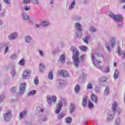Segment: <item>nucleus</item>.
Returning a JSON list of instances; mask_svg holds the SVG:
<instances>
[{
	"instance_id": "obj_1",
	"label": "nucleus",
	"mask_w": 125,
	"mask_h": 125,
	"mask_svg": "<svg viewBox=\"0 0 125 125\" xmlns=\"http://www.w3.org/2000/svg\"><path fill=\"white\" fill-rule=\"evenodd\" d=\"M71 49L73 51L72 59L74 63V66L76 68H79V65H80V58H79L80 53L78 49L74 46H72Z\"/></svg>"
},
{
	"instance_id": "obj_2",
	"label": "nucleus",
	"mask_w": 125,
	"mask_h": 125,
	"mask_svg": "<svg viewBox=\"0 0 125 125\" xmlns=\"http://www.w3.org/2000/svg\"><path fill=\"white\" fill-rule=\"evenodd\" d=\"M108 16L112 18L113 20H115L116 22H120L123 20V16L121 15H114L112 12H108L107 13Z\"/></svg>"
},
{
	"instance_id": "obj_3",
	"label": "nucleus",
	"mask_w": 125,
	"mask_h": 125,
	"mask_svg": "<svg viewBox=\"0 0 125 125\" xmlns=\"http://www.w3.org/2000/svg\"><path fill=\"white\" fill-rule=\"evenodd\" d=\"M116 44V39L115 38H112L110 39V42H107L105 44L106 48L108 51V52H111V47L110 46L112 47V48H114V46H115Z\"/></svg>"
},
{
	"instance_id": "obj_4",
	"label": "nucleus",
	"mask_w": 125,
	"mask_h": 125,
	"mask_svg": "<svg viewBox=\"0 0 125 125\" xmlns=\"http://www.w3.org/2000/svg\"><path fill=\"white\" fill-rule=\"evenodd\" d=\"M63 104L66 105V99L63 98H62L61 99V101L58 104V107L55 111L56 114H59L60 111H61V109H62V106H63Z\"/></svg>"
},
{
	"instance_id": "obj_5",
	"label": "nucleus",
	"mask_w": 125,
	"mask_h": 125,
	"mask_svg": "<svg viewBox=\"0 0 125 125\" xmlns=\"http://www.w3.org/2000/svg\"><path fill=\"white\" fill-rule=\"evenodd\" d=\"M75 29L77 30V32L76 33L77 37L81 38L82 36L83 26H82V25L80 23H75Z\"/></svg>"
},
{
	"instance_id": "obj_6",
	"label": "nucleus",
	"mask_w": 125,
	"mask_h": 125,
	"mask_svg": "<svg viewBox=\"0 0 125 125\" xmlns=\"http://www.w3.org/2000/svg\"><path fill=\"white\" fill-rule=\"evenodd\" d=\"M91 57H92L93 64H94L95 66H97L98 69H100V70H101V69H102V66H100V63H101V62L95 59V56H94V55L92 54Z\"/></svg>"
},
{
	"instance_id": "obj_7",
	"label": "nucleus",
	"mask_w": 125,
	"mask_h": 125,
	"mask_svg": "<svg viewBox=\"0 0 125 125\" xmlns=\"http://www.w3.org/2000/svg\"><path fill=\"white\" fill-rule=\"evenodd\" d=\"M46 99L48 104L50 105L52 104V102L53 103L56 102L57 98L55 96H52V97L50 96H47Z\"/></svg>"
},
{
	"instance_id": "obj_8",
	"label": "nucleus",
	"mask_w": 125,
	"mask_h": 125,
	"mask_svg": "<svg viewBox=\"0 0 125 125\" xmlns=\"http://www.w3.org/2000/svg\"><path fill=\"white\" fill-rule=\"evenodd\" d=\"M11 111L7 110L4 114V120L5 122H9L11 120Z\"/></svg>"
},
{
	"instance_id": "obj_9",
	"label": "nucleus",
	"mask_w": 125,
	"mask_h": 125,
	"mask_svg": "<svg viewBox=\"0 0 125 125\" xmlns=\"http://www.w3.org/2000/svg\"><path fill=\"white\" fill-rule=\"evenodd\" d=\"M30 76H31V71L25 70L23 72L22 78L24 80H26V79H29Z\"/></svg>"
},
{
	"instance_id": "obj_10",
	"label": "nucleus",
	"mask_w": 125,
	"mask_h": 125,
	"mask_svg": "<svg viewBox=\"0 0 125 125\" xmlns=\"http://www.w3.org/2000/svg\"><path fill=\"white\" fill-rule=\"evenodd\" d=\"M17 37H18V33L17 32H14L9 35L8 39L10 41H13L17 39Z\"/></svg>"
},
{
	"instance_id": "obj_11",
	"label": "nucleus",
	"mask_w": 125,
	"mask_h": 125,
	"mask_svg": "<svg viewBox=\"0 0 125 125\" xmlns=\"http://www.w3.org/2000/svg\"><path fill=\"white\" fill-rule=\"evenodd\" d=\"M118 54L119 56H120L122 58H125V50H123L119 47L118 48Z\"/></svg>"
},
{
	"instance_id": "obj_12",
	"label": "nucleus",
	"mask_w": 125,
	"mask_h": 125,
	"mask_svg": "<svg viewBox=\"0 0 125 125\" xmlns=\"http://www.w3.org/2000/svg\"><path fill=\"white\" fill-rule=\"evenodd\" d=\"M19 88H20V93L21 94H23V93H24V91H25V89H26V83H21Z\"/></svg>"
},
{
	"instance_id": "obj_13",
	"label": "nucleus",
	"mask_w": 125,
	"mask_h": 125,
	"mask_svg": "<svg viewBox=\"0 0 125 125\" xmlns=\"http://www.w3.org/2000/svg\"><path fill=\"white\" fill-rule=\"evenodd\" d=\"M75 4H76V1L75 0L71 1L69 5L68 9L69 10H72V9L75 8Z\"/></svg>"
},
{
	"instance_id": "obj_14",
	"label": "nucleus",
	"mask_w": 125,
	"mask_h": 125,
	"mask_svg": "<svg viewBox=\"0 0 125 125\" xmlns=\"http://www.w3.org/2000/svg\"><path fill=\"white\" fill-rule=\"evenodd\" d=\"M32 40H33V38H32V37L29 35H27L25 37V42H26L27 43H30V42H32Z\"/></svg>"
},
{
	"instance_id": "obj_15",
	"label": "nucleus",
	"mask_w": 125,
	"mask_h": 125,
	"mask_svg": "<svg viewBox=\"0 0 125 125\" xmlns=\"http://www.w3.org/2000/svg\"><path fill=\"white\" fill-rule=\"evenodd\" d=\"M27 116V111H23L20 113V119L21 120Z\"/></svg>"
},
{
	"instance_id": "obj_16",
	"label": "nucleus",
	"mask_w": 125,
	"mask_h": 125,
	"mask_svg": "<svg viewBox=\"0 0 125 125\" xmlns=\"http://www.w3.org/2000/svg\"><path fill=\"white\" fill-rule=\"evenodd\" d=\"M23 20H28L30 22H31V20H30V17L25 14V13H23L21 16Z\"/></svg>"
},
{
	"instance_id": "obj_17",
	"label": "nucleus",
	"mask_w": 125,
	"mask_h": 125,
	"mask_svg": "<svg viewBox=\"0 0 125 125\" xmlns=\"http://www.w3.org/2000/svg\"><path fill=\"white\" fill-rule=\"evenodd\" d=\"M91 99L93 102H94V103H96V104L98 102V99H97V97L94 95V94H92L91 95Z\"/></svg>"
},
{
	"instance_id": "obj_18",
	"label": "nucleus",
	"mask_w": 125,
	"mask_h": 125,
	"mask_svg": "<svg viewBox=\"0 0 125 125\" xmlns=\"http://www.w3.org/2000/svg\"><path fill=\"white\" fill-rule=\"evenodd\" d=\"M60 75L63 78H65L66 77H68V72L64 70H62L60 72Z\"/></svg>"
},
{
	"instance_id": "obj_19",
	"label": "nucleus",
	"mask_w": 125,
	"mask_h": 125,
	"mask_svg": "<svg viewBox=\"0 0 125 125\" xmlns=\"http://www.w3.org/2000/svg\"><path fill=\"white\" fill-rule=\"evenodd\" d=\"M75 111V105L74 104L71 103L70 105H69V113L72 114Z\"/></svg>"
},
{
	"instance_id": "obj_20",
	"label": "nucleus",
	"mask_w": 125,
	"mask_h": 125,
	"mask_svg": "<svg viewBox=\"0 0 125 125\" xmlns=\"http://www.w3.org/2000/svg\"><path fill=\"white\" fill-rule=\"evenodd\" d=\"M66 60V58L65 57V55L63 54L60 57V61L61 62L62 64L64 63L65 62V61Z\"/></svg>"
},
{
	"instance_id": "obj_21",
	"label": "nucleus",
	"mask_w": 125,
	"mask_h": 125,
	"mask_svg": "<svg viewBox=\"0 0 125 125\" xmlns=\"http://www.w3.org/2000/svg\"><path fill=\"white\" fill-rule=\"evenodd\" d=\"M113 119H114V113L113 114L110 113L109 114H107V121L110 122V121H112Z\"/></svg>"
},
{
	"instance_id": "obj_22",
	"label": "nucleus",
	"mask_w": 125,
	"mask_h": 125,
	"mask_svg": "<svg viewBox=\"0 0 125 125\" xmlns=\"http://www.w3.org/2000/svg\"><path fill=\"white\" fill-rule=\"evenodd\" d=\"M45 69V67H44V65H43L42 63H40L39 64V70H40V72H41V73H42V72H43V71H44Z\"/></svg>"
},
{
	"instance_id": "obj_23",
	"label": "nucleus",
	"mask_w": 125,
	"mask_h": 125,
	"mask_svg": "<svg viewBox=\"0 0 125 125\" xmlns=\"http://www.w3.org/2000/svg\"><path fill=\"white\" fill-rule=\"evenodd\" d=\"M110 93L109 87L106 86L104 92V95H108Z\"/></svg>"
},
{
	"instance_id": "obj_24",
	"label": "nucleus",
	"mask_w": 125,
	"mask_h": 125,
	"mask_svg": "<svg viewBox=\"0 0 125 125\" xmlns=\"http://www.w3.org/2000/svg\"><path fill=\"white\" fill-rule=\"evenodd\" d=\"M117 107H118V104H117V103H113V104H112V109L114 113L116 112V110H117Z\"/></svg>"
},
{
	"instance_id": "obj_25",
	"label": "nucleus",
	"mask_w": 125,
	"mask_h": 125,
	"mask_svg": "<svg viewBox=\"0 0 125 125\" xmlns=\"http://www.w3.org/2000/svg\"><path fill=\"white\" fill-rule=\"evenodd\" d=\"M107 82V77L102 76L99 80V83H106Z\"/></svg>"
},
{
	"instance_id": "obj_26",
	"label": "nucleus",
	"mask_w": 125,
	"mask_h": 125,
	"mask_svg": "<svg viewBox=\"0 0 125 125\" xmlns=\"http://www.w3.org/2000/svg\"><path fill=\"white\" fill-rule=\"evenodd\" d=\"M86 102H87V97L85 96L84 98L83 99V101L82 103V105L83 107H85L86 105Z\"/></svg>"
},
{
	"instance_id": "obj_27",
	"label": "nucleus",
	"mask_w": 125,
	"mask_h": 125,
	"mask_svg": "<svg viewBox=\"0 0 125 125\" xmlns=\"http://www.w3.org/2000/svg\"><path fill=\"white\" fill-rule=\"evenodd\" d=\"M42 26H44L45 27H46V26H49L50 25V23L48 21H42L41 22Z\"/></svg>"
},
{
	"instance_id": "obj_28",
	"label": "nucleus",
	"mask_w": 125,
	"mask_h": 125,
	"mask_svg": "<svg viewBox=\"0 0 125 125\" xmlns=\"http://www.w3.org/2000/svg\"><path fill=\"white\" fill-rule=\"evenodd\" d=\"M119 71H118V70L116 69L115 70L114 74V80H117V79H118L119 77Z\"/></svg>"
},
{
	"instance_id": "obj_29",
	"label": "nucleus",
	"mask_w": 125,
	"mask_h": 125,
	"mask_svg": "<svg viewBox=\"0 0 125 125\" xmlns=\"http://www.w3.org/2000/svg\"><path fill=\"white\" fill-rule=\"evenodd\" d=\"M5 48V53H6L8 51V46H6L5 44L2 43L1 44V48Z\"/></svg>"
},
{
	"instance_id": "obj_30",
	"label": "nucleus",
	"mask_w": 125,
	"mask_h": 125,
	"mask_svg": "<svg viewBox=\"0 0 125 125\" xmlns=\"http://www.w3.org/2000/svg\"><path fill=\"white\" fill-rule=\"evenodd\" d=\"M74 91L76 93H79L80 92V85L77 84L74 88Z\"/></svg>"
},
{
	"instance_id": "obj_31",
	"label": "nucleus",
	"mask_w": 125,
	"mask_h": 125,
	"mask_svg": "<svg viewBox=\"0 0 125 125\" xmlns=\"http://www.w3.org/2000/svg\"><path fill=\"white\" fill-rule=\"evenodd\" d=\"M65 117V114L63 113H61L58 116V120H61L63 119Z\"/></svg>"
},
{
	"instance_id": "obj_32",
	"label": "nucleus",
	"mask_w": 125,
	"mask_h": 125,
	"mask_svg": "<svg viewBox=\"0 0 125 125\" xmlns=\"http://www.w3.org/2000/svg\"><path fill=\"white\" fill-rule=\"evenodd\" d=\"M48 78L49 80H52L53 79V74L52 73V72L50 71L49 72Z\"/></svg>"
},
{
	"instance_id": "obj_33",
	"label": "nucleus",
	"mask_w": 125,
	"mask_h": 125,
	"mask_svg": "<svg viewBox=\"0 0 125 125\" xmlns=\"http://www.w3.org/2000/svg\"><path fill=\"white\" fill-rule=\"evenodd\" d=\"M65 123H66V124H71V123H72V118L70 117H67L65 119Z\"/></svg>"
},
{
	"instance_id": "obj_34",
	"label": "nucleus",
	"mask_w": 125,
	"mask_h": 125,
	"mask_svg": "<svg viewBox=\"0 0 125 125\" xmlns=\"http://www.w3.org/2000/svg\"><path fill=\"white\" fill-rule=\"evenodd\" d=\"M80 49L81 50H82V51H86L87 50V47L85 46H81L80 47Z\"/></svg>"
},
{
	"instance_id": "obj_35",
	"label": "nucleus",
	"mask_w": 125,
	"mask_h": 125,
	"mask_svg": "<svg viewBox=\"0 0 125 125\" xmlns=\"http://www.w3.org/2000/svg\"><path fill=\"white\" fill-rule=\"evenodd\" d=\"M121 123V119L120 118H118L115 120V124L116 125H120V123Z\"/></svg>"
},
{
	"instance_id": "obj_36",
	"label": "nucleus",
	"mask_w": 125,
	"mask_h": 125,
	"mask_svg": "<svg viewBox=\"0 0 125 125\" xmlns=\"http://www.w3.org/2000/svg\"><path fill=\"white\" fill-rule=\"evenodd\" d=\"M93 104L92 103V102L89 101L88 103V108H89V109H91L92 108H93Z\"/></svg>"
},
{
	"instance_id": "obj_37",
	"label": "nucleus",
	"mask_w": 125,
	"mask_h": 125,
	"mask_svg": "<svg viewBox=\"0 0 125 125\" xmlns=\"http://www.w3.org/2000/svg\"><path fill=\"white\" fill-rule=\"evenodd\" d=\"M89 37L88 36L85 37L84 38H83V41L85 43H88V39Z\"/></svg>"
},
{
	"instance_id": "obj_38",
	"label": "nucleus",
	"mask_w": 125,
	"mask_h": 125,
	"mask_svg": "<svg viewBox=\"0 0 125 125\" xmlns=\"http://www.w3.org/2000/svg\"><path fill=\"white\" fill-rule=\"evenodd\" d=\"M90 32H92L93 33H94V32H96V28H95L93 26H91L90 28Z\"/></svg>"
},
{
	"instance_id": "obj_39",
	"label": "nucleus",
	"mask_w": 125,
	"mask_h": 125,
	"mask_svg": "<svg viewBox=\"0 0 125 125\" xmlns=\"http://www.w3.org/2000/svg\"><path fill=\"white\" fill-rule=\"evenodd\" d=\"M36 94V91L32 90L28 93V95H29V96L34 95V94Z\"/></svg>"
},
{
	"instance_id": "obj_40",
	"label": "nucleus",
	"mask_w": 125,
	"mask_h": 125,
	"mask_svg": "<svg viewBox=\"0 0 125 125\" xmlns=\"http://www.w3.org/2000/svg\"><path fill=\"white\" fill-rule=\"evenodd\" d=\"M17 57V55H16V54H14L13 55H11L10 56V58L11 59H15V58H16Z\"/></svg>"
},
{
	"instance_id": "obj_41",
	"label": "nucleus",
	"mask_w": 125,
	"mask_h": 125,
	"mask_svg": "<svg viewBox=\"0 0 125 125\" xmlns=\"http://www.w3.org/2000/svg\"><path fill=\"white\" fill-rule=\"evenodd\" d=\"M32 3L34 4H39V1L38 0H31Z\"/></svg>"
},
{
	"instance_id": "obj_42",
	"label": "nucleus",
	"mask_w": 125,
	"mask_h": 125,
	"mask_svg": "<svg viewBox=\"0 0 125 125\" xmlns=\"http://www.w3.org/2000/svg\"><path fill=\"white\" fill-rule=\"evenodd\" d=\"M87 89H92V84L88 83L87 85Z\"/></svg>"
},
{
	"instance_id": "obj_43",
	"label": "nucleus",
	"mask_w": 125,
	"mask_h": 125,
	"mask_svg": "<svg viewBox=\"0 0 125 125\" xmlns=\"http://www.w3.org/2000/svg\"><path fill=\"white\" fill-rule=\"evenodd\" d=\"M30 8H31V7L30 6H26L24 7L23 9L25 10L26 11H28V10H30Z\"/></svg>"
},
{
	"instance_id": "obj_44",
	"label": "nucleus",
	"mask_w": 125,
	"mask_h": 125,
	"mask_svg": "<svg viewBox=\"0 0 125 125\" xmlns=\"http://www.w3.org/2000/svg\"><path fill=\"white\" fill-rule=\"evenodd\" d=\"M34 83L35 84H38L39 83V79H38V77H36L34 79Z\"/></svg>"
},
{
	"instance_id": "obj_45",
	"label": "nucleus",
	"mask_w": 125,
	"mask_h": 125,
	"mask_svg": "<svg viewBox=\"0 0 125 125\" xmlns=\"http://www.w3.org/2000/svg\"><path fill=\"white\" fill-rule=\"evenodd\" d=\"M25 62V61L24 60V59H21L20 61V65H21V66H23V65H24V63Z\"/></svg>"
},
{
	"instance_id": "obj_46",
	"label": "nucleus",
	"mask_w": 125,
	"mask_h": 125,
	"mask_svg": "<svg viewBox=\"0 0 125 125\" xmlns=\"http://www.w3.org/2000/svg\"><path fill=\"white\" fill-rule=\"evenodd\" d=\"M3 99H4V95L0 96V103H1V102L3 101Z\"/></svg>"
},
{
	"instance_id": "obj_47",
	"label": "nucleus",
	"mask_w": 125,
	"mask_h": 125,
	"mask_svg": "<svg viewBox=\"0 0 125 125\" xmlns=\"http://www.w3.org/2000/svg\"><path fill=\"white\" fill-rule=\"evenodd\" d=\"M80 61H83V60H84V58H85V55H83L82 56H81L80 57Z\"/></svg>"
},
{
	"instance_id": "obj_48",
	"label": "nucleus",
	"mask_w": 125,
	"mask_h": 125,
	"mask_svg": "<svg viewBox=\"0 0 125 125\" xmlns=\"http://www.w3.org/2000/svg\"><path fill=\"white\" fill-rule=\"evenodd\" d=\"M11 75L12 77H14L16 75V72H15V70L14 69L12 71Z\"/></svg>"
},
{
	"instance_id": "obj_49",
	"label": "nucleus",
	"mask_w": 125,
	"mask_h": 125,
	"mask_svg": "<svg viewBox=\"0 0 125 125\" xmlns=\"http://www.w3.org/2000/svg\"><path fill=\"white\" fill-rule=\"evenodd\" d=\"M39 54L42 57H43V52L41 50H39Z\"/></svg>"
},
{
	"instance_id": "obj_50",
	"label": "nucleus",
	"mask_w": 125,
	"mask_h": 125,
	"mask_svg": "<svg viewBox=\"0 0 125 125\" xmlns=\"http://www.w3.org/2000/svg\"><path fill=\"white\" fill-rule=\"evenodd\" d=\"M30 1H31V0H24L23 3L24 4H27V3H29Z\"/></svg>"
},
{
	"instance_id": "obj_51",
	"label": "nucleus",
	"mask_w": 125,
	"mask_h": 125,
	"mask_svg": "<svg viewBox=\"0 0 125 125\" xmlns=\"http://www.w3.org/2000/svg\"><path fill=\"white\" fill-rule=\"evenodd\" d=\"M16 89H17V88H16V87H14L11 88V92H15V91H16Z\"/></svg>"
},
{
	"instance_id": "obj_52",
	"label": "nucleus",
	"mask_w": 125,
	"mask_h": 125,
	"mask_svg": "<svg viewBox=\"0 0 125 125\" xmlns=\"http://www.w3.org/2000/svg\"><path fill=\"white\" fill-rule=\"evenodd\" d=\"M95 90L96 91V92H100V88L99 87H96L95 88Z\"/></svg>"
},
{
	"instance_id": "obj_53",
	"label": "nucleus",
	"mask_w": 125,
	"mask_h": 125,
	"mask_svg": "<svg viewBox=\"0 0 125 125\" xmlns=\"http://www.w3.org/2000/svg\"><path fill=\"white\" fill-rule=\"evenodd\" d=\"M37 110L39 112H41V113H42V112H43V108L38 107L37 108Z\"/></svg>"
},
{
	"instance_id": "obj_54",
	"label": "nucleus",
	"mask_w": 125,
	"mask_h": 125,
	"mask_svg": "<svg viewBox=\"0 0 125 125\" xmlns=\"http://www.w3.org/2000/svg\"><path fill=\"white\" fill-rule=\"evenodd\" d=\"M0 16H5V14L3 11H0Z\"/></svg>"
},
{
	"instance_id": "obj_55",
	"label": "nucleus",
	"mask_w": 125,
	"mask_h": 125,
	"mask_svg": "<svg viewBox=\"0 0 125 125\" xmlns=\"http://www.w3.org/2000/svg\"><path fill=\"white\" fill-rule=\"evenodd\" d=\"M63 83L62 82H60V83H57V85L58 86L59 85V86H62L63 85Z\"/></svg>"
},
{
	"instance_id": "obj_56",
	"label": "nucleus",
	"mask_w": 125,
	"mask_h": 125,
	"mask_svg": "<svg viewBox=\"0 0 125 125\" xmlns=\"http://www.w3.org/2000/svg\"><path fill=\"white\" fill-rule=\"evenodd\" d=\"M10 0H4V2L6 4H9V3H10Z\"/></svg>"
},
{
	"instance_id": "obj_57",
	"label": "nucleus",
	"mask_w": 125,
	"mask_h": 125,
	"mask_svg": "<svg viewBox=\"0 0 125 125\" xmlns=\"http://www.w3.org/2000/svg\"><path fill=\"white\" fill-rule=\"evenodd\" d=\"M117 115H120V113H121V108H118L117 110Z\"/></svg>"
},
{
	"instance_id": "obj_58",
	"label": "nucleus",
	"mask_w": 125,
	"mask_h": 125,
	"mask_svg": "<svg viewBox=\"0 0 125 125\" xmlns=\"http://www.w3.org/2000/svg\"><path fill=\"white\" fill-rule=\"evenodd\" d=\"M109 67H107L105 70V73H109Z\"/></svg>"
},
{
	"instance_id": "obj_59",
	"label": "nucleus",
	"mask_w": 125,
	"mask_h": 125,
	"mask_svg": "<svg viewBox=\"0 0 125 125\" xmlns=\"http://www.w3.org/2000/svg\"><path fill=\"white\" fill-rule=\"evenodd\" d=\"M35 27L36 28H40V27H41V25H40V24H36L35 25Z\"/></svg>"
},
{
	"instance_id": "obj_60",
	"label": "nucleus",
	"mask_w": 125,
	"mask_h": 125,
	"mask_svg": "<svg viewBox=\"0 0 125 125\" xmlns=\"http://www.w3.org/2000/svg\"><path fill=\"white\" fill-rule=\"evenodd\" d=\"M118 26L119 28H121V27H123V24H118Z\"/></svg>"
},
{
	"instance_id": "obj_61",
	"label": "nucleus",
	"mask_w": 125,
	"mask_h": 125,
	"mask_svg": "<svg viewBox=\"0 0 125 125\" xmlns=\"http://www.w3.org/2000/svg\"><path fill=\"white\" fill-rule=\"evenodd\" d=\"M47 120V118H46V117H44L43 119H42L43 122H45V121H46Z\"/></svg>"
},
{
	"instance_id": "obj_62",
	"label": "nucleus",
	"mask_w": 125,
	"mask_h": 125,
	"mask_svg": "<svg viewBox=\"0 0 125 125\" xmlns=\"http://www.w3.org/2000/svg\"><path fill=\"white\" fill-rule=\"evenodd\" d=\"M121 3H124V2H125V0H120Z\"/></svg>"
},
{
	"instance_id": "obj_63",
	"label": "nucleus",
	"mask_w": 125,
	"mask_h": 125,
	"mask_svg": "<svg viewBox=\"0 0 125 125\" xmlns=\"http://www.w3.org/2000/svg\"><path fill=\"white\" fill-rule=\"evenodd\" d=\"M50 4H53V0H50Z\"/></svg>"
},
{
	"instance_id": "obj_64",
	"label": "nucleus",
	"mask_w": 125,
	"mask_h": 125,
	"mask_svg": "<svg viewBox=\"0 0 125 125\" xmlns=\"http://www.w3.org/2000/svg\"><path fill=\"white\" fill-rule=\"evenodd\" d=\"M2 24H3L2 21H0V25H2Z\"/></svg>"
}]
</instances>
